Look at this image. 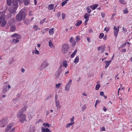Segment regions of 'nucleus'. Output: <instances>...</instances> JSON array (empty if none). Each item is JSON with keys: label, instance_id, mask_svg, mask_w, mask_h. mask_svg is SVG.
<instances>
[{"label": "nucleus", "instance_id": "obj_49", "mask_svg": "<svg viewBox=\"0 0 132 132\" xmlns=\"http://www.w3.org/2000/svg\"><path fill=\"white\" fill-rule=\"evenodd\" d=\"M87 12L89 14H90L91 12V10L88 7H87Z\"/></svg>", "mask_w": 132, "mask_h": 132}, {"label": "nucleus", "instance_id": "obj_44", "mask_svg": "<svg viewBox=\"0 0 132 132\" xmlns=\"http://www.w3.org/2000/svg\"><path fill=\"white\" fill-rule=\"evenodd\" d=\"M74 116H73L72 118L70 119V123H74V124L75 123V122L74 121Z\"/></svg>", "mask_w": 132, "mask_h": 132}, {"label": "nucleus", "instance_id": "obj_43", "mask_svg": "<svg viewBox=\"0 0 132 132\" xmlns=\"http://www.w3.org/2000/svg\"><path fill=\"white\" fill-rule=\"evenodd\" d=\"M33 28L35 29L36 30L40 29L39 28H38V26L37 25L34 26L33 27Z\"/></svg>", "mask_w": 132, "mask_h": 132}, {"label": "nucleus", "instance_id": "obj_46", "mask_svg": "<svg viewBox=\"0 0 132 132\" xmlns=\"http://www.w3.org/2000/svg\"><path fill=\"white\" fill-rule=\"evenodd\" d=\"M101 15L102 18L104 17L105 15V14L104 12H102L101 13Z\"/></svg>", "mask_w": 132, "mask_h": 132}, {"label": "nucleus", "instance_id": "obj_28", "mask_svg": "<svg viewBox=\"0 0 132 132\" xmlns=\"http://www.w3.org/2000/svg\"><path fill=\"white\" fill-rule=\"evenodd\" d=\"M49 45L51 47H53V45L52 43L51 40H49L48 42Z\"/></svg>", "mask_w": 132, "mask_h": 132}, {"label": "nucleus", "instance_id": "obj_42", "mask_svg": "<svg viewBox=\"0 0 132 132\" xmlns=\"http://www.w3.org/2000/svg\"><path fill=\"white\" fill-rule=\"evenodd\" d=\"M104 34L103 33H100L99 36V38L100 39L102 38L104 36Z\"/></svg>", "mask_w": 132, "mask_h": 132}, {"label": "nucleus", "instance_id": "obj_47", "mask_svg": "<svg viewBox=\"0 0 132 132\" xmlns=\"http://www.w3.org/2000/svg\"><path fill=\"white\" fill-rule=\"evenodd\" d=\"M122 29L125 33H126L127 32V30L125 28L123 27L122 28Z\"/></svg>", "mask_w": 132, "mask_h": 132}, {"label": "nucleus", "instance_id": "obj_11", "mask_svg": "<svg viewBox=\"0 0 132 132\" xmlns=\"http://www.w3.org/2000/svg\"><path fill=\"white\" fill-rule=\"evenodd\" d=\"M119 26H118L116 27L114 26L113 28L114 30L113 32L114 36L117 37L118 36V34L119 30Z\"/></svg>", "mask_w": 132, "mask_h": 132}, {"label": "nucleus", "instance_id": "obj_24", "mask_svg": "<svg viewBox=\"0 0 132 132\" xmlns=\"http://www.w3.org/2000/svg\"><path fill=\"white\" fill-rule=\"evenodd\" d=\"M77 50L76 49L75 50L74 52H73V53L71 55V57L72 58L73 57L75 56V54L77 52Z\"/></svg>", "mask_w": 132, "mask_h": 132}, {"label": "nucleus", "instance_id": "obj_32", "mask_svg": "<svg viewBox=\"0 0 132 132\" xmlns=\"http://www.w3.org/2000/svg\"><path fill=\"white\" fill-rule=\"evenodd\" d=\"M74 124V123H69L65 125V127L66 128H68L70 126H72L73 124Z\"/></svg>", "mask_w": 132, "mask_h": 132}, {"label": "nucleus", "instance_id": "obj_57", "mask_svg": "<svg viewBox=\"0 0 132 132\" xmlns=\"http://www.w3.org/2000/svg\"><path fill=\"white\" fill-rule=\"evenodd\" d=\"M61 15V13L60 12H58L57 14V17H59Z\"/></svg>", "mask_w": 132, "mask_h": 132}, {"label": "nucleus", "instance_id": "obj_34", "mask_svg": "<svg viewBox=\"0 0 132 132\" xmlns=\"http://www.w3.org/2000/svg\"><path fill=\"white\" fill-rule=\"evenodd\" d=\"M7 4L9 6H10L12 4L11 0H7Z\"/></svg>", "mask_w": 132, "mask_h": 132}, {"label": "nucleus", "instance_id": "obj_45", "mask_svg": "<svg viewBox=\"0 0 132 132\" xmlns=\"http://www.w3.org/2000/svg\"><path fill=\"white\" fill-rule=\"evenodd\" d=\"M110 29V28L109 27H106L104 29V31H106V32L108 31Z\"/></svg>", "mask_w": 132, "mask_h": 132}, {"label": "nucleus", "instance_id": "obj_2", "mask_svg": "<svg viewBox=\"0 0 132 132\" xmlns=\"http://www.w3.org/2000/svg\"><path fill=\"white\" fill-rule=\"evenodd\" d=\"M11 37L13 38L11 42L12 43L15 44L18 43L21 38L20 35L16 33L11 35Z\"/></svg>", "mask_w": 132, "mask_h": 132}, {"label": "nucleus", "instance_id": "obj_3", "mask_svg": "<svg viewBox=\"0 0 132 132\" xmlns=\"http://www.w3.org/2000/svg\"><path fill=\"white\" fill-rule=\"evenodd\" d=\"M5 15L2 14L0 16V24L2 27H4L6 24L7 22L5 19Z\"/></svg>", "mask_w": 132, "mask_h": 132}, {"label": "nucleus", "instance_id": "obj_59", "mask_svg": "<svg viewBox=\"0 0 132 132\" xmlns=\"http://www.w3.org/2000/svg\"><path fill=\"white\" fill-rule=\"evenodd\" d=\"M100 95L102 96H103L104 94V93L103 92H101L100 93Z\"/></svg>", "mask_w": 132, "mask_h": 132}, {"label": "nucleus", "instance_id": "obj_6", "mask_svg": "<svg viewBox=\"0 0 132 132\" xmlns=\"http://www.w3.org/2000/svg\"><path fill=\"white\" fill-rule=\"evenodd\" d=\"M12 3L13 6L10 7L9 9V10L10 13H14L16 12L18 6V4L16 3L13 1Z\"/></svg>", "mask_w": 132, "mask_h": 132}, {"label": "nucleus", "instance_id": "obj_7", "mask_svg": "<svg viewBox=\"0 0 132 132\" xmlns=\"http://www.w3.org/2000/svg\"><path fill=\"white\" fill-rule=\"evenodd\" d=\"M17 116L20 122L21 123H23L26 119V115L21 113H19L18 112L17 114Z\"/></svg>", "mask_w": 132, "mask_h": 132}, {"label": "nucleus", "instance_id": "obj_61", "mask_svg": "<svg viewBox=\"0 0 132 132\" xmlns=\"http://www.w3.org/2000/svg\"><path fill=\"white\" fill-rule=\"evenodd\" d=\"M13 61V60H10L9 62V64H10L12 63Z\"/></svg>", "mask_w": 132, "mask_h": 132}, {"label": "nucleus", "instance_id": "obj_9", "mask_svg": "<svg viewBox=\"0 0 132 132\" xmlns=\"http://www.w3.org/2000/svg\"><path fill=\"white\" fill-rule=\"evenodd\" d=\"M49 65V63L47 60H44L42 62L40 67V70H41L43 69L46 68Z\"/></svg>", "mask_w": 132, "mask_h": 132}, {"label": "nucleus", "instance_id": "obj_62", "mask_svg": "<svg viewBox=\"0 0 132 132\" xmlns=\"http://www.w3.org/2000/svg\"><path fill=\"white\" fill-rule=\"evenodd\" d=\"M103 110L104 111V112H106L107 110V109L105 106H104L103 107Z\"/></svg>", "mask_w": 132, "mask_h": 132}, {"label": "nucleus", "instance_id": "obj_41", "mask_svg": "<svg viewBox=\"0 0 132 132\" xmlns=\"http://www.w3.org/2000/svg\"><path fill=\"white\" fill-rule=\"evenodd\" d=\"M100 87V85L99 84H97L96 85V87L95 89L96 90H98Z\"/></svg>", "mask_w": 132, "mask_h": 132}, {"label": "nucleus", "instance_id": "obj_21", "mask_svg": "<svg viewBox=\"0 0 132 132\" xmlns=\"http://www.w3.org/2000/svg\"><path fill=\"white\" fill-rule=\"evenodd\" d=\"M98 6V5L97 4H94L93 5H91L90 7L93 10H95Z\"/></svg>", "mask_w": 132, "mask_h": 132}, {"label": "nucleus", "instance_id": "obj_4", "mask_svg": "<svg viewBox=\"0 0 132 132\" xmlns=\"http://www.w3.org/2000/svg\"><path fill=\"white\" fill-rule=\"evenodd\" d=\"M62 65H61L58 69L57 71L55 73V78L56 79H61L62 78L63 75H61V73L62 71Z\"/></svg>", "mask_w": 132, "mask_h": 132}, {"label": "nucleus", "instance_id": "obj_56", "mask_svg": "<svg viewBox=\"0 0 132 132\" xmlns=\"http://www.w3.org/2000/svg\"><path fill=\"white\" fill-rule=\"evenodd\" d=\"M72 43V46H75L76 45V42L75 41H74L72 43Z\"/></svg>", "mask_w": 132, "mask_h": 132}, {"label": "nucleus", "instance_id": "obj_60", "mask_svg": "<svg viewBox=\"0 0 132 132\" xmlns=\"http://www.w3.org/2000/svg\"><path fill=\"white\" fill-rule=\"evenodd\" d=\"M88 31L89 33L93 32V31L91 28H90L89 29Z\"/></svg>", "mask_w": 132, "mask_h": 132}, {"label": "nucleus", "instance_id": "obj_54", "mask_svg": "<svg viewBox=\"0 0 132 132\" xmlns=\"http://www.w3.org/2000/svg\"><path fill=\"white\" fill-rule=\"evenodd\" d=\"M20 1V0H13V1L16 3L18 4Z\"/></svg>", "mask_w": 132, "mask_h": 132}, {"label": "nucleus", "instance_id": "obj_50", "mask_svg": "<svg viewBox=\"0 0 132 132\" xmlns=\"http://www.w3.org/2000/svg\"><path fill=\"white\" fill-rule=\"evenodd\" d=\"M76 40L77 42L78 41L80 40V39L79 36H76Z\"/></svg>", "mask_w": 132, "mask_h": 132}, {"label": "nucleus", "instance_id": "obj_48", "mask_svg": "<svg viewBox=\"0 0 132 132\" xmlns=\"http://www.w3.org/2000/svg\"><path fill=\"white\" fill-rule=\"evenodd\" d=\"M69 41L71 43H72L74 41L73 38L72 37H70Z\"/></svg>", "mask_w": 132, "mask_h": 132}, {"label": "nucleus", "instance_id": "obj_23", "mask_svg": "<svg viewBox=\"0 0 132 132\" xmlns=\"http://www.w3.org/2000/svg\"><path fill=\"white\" fill-rule=\"evenodd\" d=\"M119 2L121 4L126 5L127 4V2L124 0H119Z\"/></svg>", "mask_w": 132, "mask_h": 132}, {"label": "nucleus", "instance_id": "obj_39", "mask_svg": "<svg viewBox=\"0 0 132 132\" xmlns=\"http://www.w3.org/2000/svg\"><path fill=\"white\" fill-rule=\"evenodd\" d=\"M123 12L124 14L127 13L128 12V11L127 8H125V9L123 10Z\"/></svg>", "mask_w": 132, "mask_h": 132}, {"label": "nucleus", "instance_id": "obj_29", "mask_svg": "<svg viewBox=\"0 0 132 132\" xmlns=\"http://www.w3.org/2000/svg\"><path fill=\"white\" fill-rule=\"evenodd\" d=\"M90 15L87 13H86L84 15V18L86 19H89Z\"/></svg>", "mask_w": 132, "mask_h": 132}, {"label": "nucleus", "instance_id": "obj_18", "mask_svg": "<svg viewBox=\"0 0 132 132\" xmlns=\"http://www.w3.org/2000/svg\"><path fill=\"white\" fill-rule=\"evenodd\" d=\"M10 29L12 32H13L15 30L16 28L14 25H12L10 26Z\"/></svg>", "mask_w": 132, "mask_h": 132}, {"label": "nucleus", "instance_id": "obj_8", "mask_svg": "<svg viewBox=\"0 0 132 132\" xmlns=\"http://www.w3.org/2000/svg\"><path fill=\"white\" fill-rule=\"evenodd\" d=\"M70 48L69 46L67 44H64L62 46L61 51L62 53L64 54L66 53L68 51Z\"/></svg>", "mask_w": 132, "mask_h": 132}, {"label": "nucleus", "instance_id": "obj_58", "mask_svg": "<svg viewBox=\"0 0 132 132\" xmlns=\"http://www.w3.org/2000/svg\"><path fill=\"white\" fill-rule=\"evenodd\" d=\"M88 20H89V19H86V20H85V25H87V22L88 21Z\"/></svg>", "mask_w": 132, "mask_h": 132}, {"label": "nucleus", "instance_id": "obj_26", "mask_svg": "<svg viewBox=\"0 0 132 132\" xmlns=\"http://www.w3.org/2000/svg\"><path fill=\"white\" fill-rule=\"evenodd\" d=\"M79 61V57L78 56L76 57L74 61V62L75 63V64H76Z\"/></svg>", "mask_w": 132, "mask_h": 132}, {"label": "nucleus", "instance_id": "obj_53", "mask_svg": "<svg viewBox=\"0 0 132 132\" xmlns=\"http://www.w3.org/2000/svg\"><path fill=\"white\" fill-rule=\"evenodd\" d=\"M62 18L63 19H64L65 18V14L63 13H62Z\"/></svg>", "mask_w": 132, "mask_h": 132}, {"label": "nucleus", "instance_id": "obj_22", "mask_svg": "<svg viewBox=\"0 0 132 132\" xmlns=\"http://www.w3.org/2000/svg\"><path fill=\"white\" fill-rule=\"evenodd\" d=\"M54 28H52L51 29L49 30V33L50 35H51L53 34L54 33Z\"/></svg>", "mask_w": 132, "mask_h": 132}, {"label": "nucleus", "instance_id": "obj_37", "mask_svg": "<svg viewBox=\"0 0 132 132\" xmlns=\"http://www.w3.org/2000/svg\"><path fill=\"white\" fill-rule=\"evenodd\" d=\"M12 22L11 20H10L7 23V25L8 26H10L12 24Z\"/></svg>", "mask_w": 132, "mask_h": 132}, {"label": "nucleus", "instance_id": "obj_25", "mask_svg": "<svg viewBox=\"0 0 132 132\" xmlns=\"http://www.w3.org/2000/svg\"><path fill=\"white\" fill-rule=\"evenodd\" d=\"M82 23V21L81 20H77V22L76 23V26H77L80 25Z\"/></svg>", "mask_w": 132, "mask_h": 132}, {"label": "nucleus", "instance_id": "obj_20", "mask_svg": "<svg viewBox=\"0 0 132 132\" xmlns=\"http://www.w3.org/2000/svg\"><path fill=\"white\" fill-rule=\"evenodd\" d=\"M47 8L48 9L50 10H53L54 8V4H50L48 5Z\"/></svg>", "mask_w": 132, "mask_h": 132}, {"label": "nucleus", "instance_id": "obj_19", "mask_svg": "<svg viewBox=\"0 0 132 132\" xmlns=\"http://www.w3.org/2000/svg\"><path fill=\"white\" fill-rule=\"evenodd\" d=\"M61 65H62V67H64L65 68H66L68 65L67 61L66 60H64L63 61L62 64Z\"/></svg>", "mask_w": 132, "mask_h": 132}, {"label": "nucleus", "instance_id": "obj_30", "mask_svg": "<svg viewBox=\"0 0 132 132\" xmlns=\"http://www.w3.org/2000/svg\"><path fill=\"white\" fill-rule=\"evenodd\" d=\"M30 0H24V4L25 5H28L29 3Z\"/></svg>", "mask_w": 132, "mask_h": 132}, {"label": "nucleus", "instance_id": "obj_12", "mask_svg": "<svg viewBox=\"0 0 132 132\" xmlns=\"http://www.w3.org/2000/svg\"><path fill=\"white\" fill-rule=\"evenodd\" d=\"M20 99L19 98L13 99L12 101V103L14 105L17 103L19 102L20 101Z\"/></svg>", "mask_w": 132, "mask_h": 132}, {"label": "nucleus", "instance_id": "obj_64", "mask_svg": "<svg viewBox=\"0 0 132 132\" xmlns=\"http://www.w3.org/2000/svg\"><path fill=\"white\" fill-rule=\"evenodd\" d=\"M69 73V71H67V72H66L65 73L64 75H66V76H67L68 75V74Z\"/></svg>", "mask_w": 132, "mask_h": 132}, {"label": "nucleus", "instance_id": "obj_52", "mask_svg": "<svg viewBox=\"0 0 132 132\" xmlns=\"http://www.w3.org/2000/svg\"><path fill=\"white\" fill-rule=\"evenodd\" d=\"M106 130L104 127H102L101 128V131H105Z\"/></svg>", "mask_w": 132, "mask_h": 132}, {"label": "nucleus", "instance_id": "obj_35", "mask_svg": "<svg viewBox=\"0 0 132 132\" xmlns=\"http://www.w3.org/2000/svg\"><path fill=\"white\" fill-rule=\"evenodd\" d=\"M87 108V106L86 105H84L82 106L81 109L82 111H84Z\"/></svg>", "mask_w": 132, "mask_h": 132}, {"label": "nucleus", "instance_id": "obj_38", "mask_svg": "<svg viewBox=\"0 0 132 132\" xmlns=\"http://www.w3.org/2000/svg\"><path fill=\"white\" fill-rule=\"evenodd\" d=\"M61 85V84L60 83L56 84L55 85V88L57 89H58L59 87H60Z\"/></svg>", "mask_w": 132, "mask_h": 132}, {"label": "nucleus", "instance_id": "obj_17", "mask_svg": "<svg viewBox=\"0 0 132 132\" xmlns=\"http://www.w3.org/2000/svg\"><path fill=\"white\" fill-rule=\"evenodd\" d=\"M111 62V61L110 60L109 61H105L104 62L106 64V65L105 66V68H108L110 63Z\"/></svg>", "mask_w": 132, "mask_h": 132}, {"label": "nucleus", "instance_id": "obj_51", "mask_svg": "<svg viewBox=\"0 0 132 132\" xmlns=\"http://www.w3.org/2000/svg\"><path fill=\"white\" fill-rule=\"evenodd\" d=\"M45 19L46 18H44L43 20H41L40 22V23L41 24H42L44 22V21L45 20Z\"/></svg>", "mask_w": 132, "mask_h": 132}, {"label": "nucleus", "instance_id": "obj_1", "mask_svg": "<svg viewBox=\"0 0 132 132\" xmlns=\"http://www.w3.org/2000/svg\"><path fill=\"white\" fill-rule=\"evenodd\" d=\"M26 15L24 10L22 9L19 12L16 16V20L21 21L24 19Z\"/></svg>", "mask_w": 132, "mask_h": 132}, {"label": "nucleus", "instance_id": "obj_14", "mask_svg": "<svg viewBox=\"0 0 132 132\" xmlns=\"http://www.w3.org/2000/svg\"><path fill=\"white\" fill-rule=\"evenodd\" d=\"M55 104L56 107L57 109H60L61 108V106L59 100H55Z\"/></svg>", "mask_w": 132, "mask_h": 132}, {"label": "nucleus", "instance_id": "obj_36", "mask_svg": "<svg viewBox=\"0 0 132 132\" xmlns=\"http://www.w3.org/2000/svg\"><path fill=\"white\" fill-rule=\"evenodd\" d=\"M5 120L4 119H2L0 121V124L4 125L5 123Z\"/></svg>", "mask_w": 132, "mask_h": 132}, {"label": "nucleus", "instance_id": "obj_5", "mask_svg": "<svg viewBox=\"0 0 132 132\" xmlns=\"http://www.w3.org/2000/svg\"><path fill=\"white\" fill-rule=\"evenodd\" d=\"M14 123L12 122L9 124L6 127L5 132H14L15 130V128L14 127H13L11 129V128L13 126Z\"/></svg>", "mask_w": 132, "mask_h": 132}, {"label": "nucleus", "instance_id": "obj_31", "mask_svg": "<svg viewBox=\"0 0 132 132\" xmlns=\"http://www.w3.org/2000/svg\"><path fill=\"white\" fill-rule=\"evenodd\" d=\"M49 29L47 28H45L44 29H43V30H42V34H44Z\"/></svg>", "mask_w": 132, "mask_h": 132}, {"label": "nucleus", "instance_id": "obj_10", "mask_svg": "<svg viewBox=\"0 0 132 132\" xmlns=\"http://www.w3.org/2000/svg\"><path fill=\"white\" fill-rule=\"evenodd\" d=\"M72 80L70 79L68 82L67 83L65 86L64 90L67 92L69 91L70 88L71 84L72 83Z\"/></svg>", "mask_w": 132, "mask_h": 132}, {"label": "nucleus", "instance_id": "obj_15", "mask_svg": "<svg viewBox=\"0 0 132 132\" xmlns=\"http://www.w3.org/2000/svg\"><path fill=\"white\" fill-rule=\"evenodd\" d=\"M41 129L42 132H52L49 129L47 128H45L42 127Z\"/></svg>", "mask_w": 132, "mask_h": 132}, {"label": "nucleus", "instance_id": "obj_27", "mask_svg": "<svg viewBox=\"0 0 132 132\" xmlns=\"http://www.w3.org/2000/svg\"><path fill=\"white\" fill-rule=\"evenodd\" d=\"M43 125L45 128H46L47 127H49L50 126V125L48 123H44L43 124Z\"/></svg>", "mask_w": 132, "mask_h": 132}, {"label": "nucleus", "instance_id": "obj_55", "mask_svg": "<svg viewBox=\"0 0 132 132\" xmlns=\"http://www.w3.org/2000/svg\"><path fill=\"white\" fill-rule=\"evenodd\" d=\"M35 53L36 54L39 55V54H40V53H39V51L37 50H35Z\"/></svg>", "mask_w": 132, "mask_h": 132}, {"label": "nucleus", "instance_id": "obj_33", "mask_svg": "<svg viewBox=\"0 0 132 132\" xmlns=\"http://www.w3.org/2000/svg\"><path fill=\"white\" fill-rule=\"evenodd\" d=\"M7 86L5 85V86H4V87L3 89V92L4 93V92H6L7 91Z\"/></svg>", "mask_w": 132, "mask_h": 132}, {"label": "nucleus", "instance_id": "obj_63", "mask_svg": "<svg viewBox=\"0 0 132 132\" xmlns=\"http://www.w3.org/2000/svg\"><path fill=\"white\" fill-rule=\"evenodd\" d=\"M100 102L99 100H97L95 103L96 105H97Z\"/></svg>", "mask_w": 132, "mask_h": 132}, {"label": "nucleus", "instance_id": "obj_16", "mask_svg": "<svg viewBox=\"0 0 132 132\" xmlns=\"http://www.w3.org/2000/svg\"><path fill=\"white\" fill-rule=\"evenodd\" d=\"M27 108V106H25L24 107H23V108H22V109H21V110H19L18 112V113H24L25 111Z\"/></svg>", "mask_w": 132, "mask_h": 132}, {"label": "nucleus", "instance_id": "obj_40", "mask_svg": "<svg viewBox=\"0 0 132 132\" xmlns=\"http://www.w3.org/2000/svg\"><path fill=\"white\" fill-rule=\"evenodd\" d=\"M68 1H63L61 3V6H63L64 5L67 3Z\"/></svg>", "mask_w": 132, "mask_h": 132}, {"label": "nucleus", "instance_id": "obj_13", "mask_svg": "<svg viewBox=\"0 0 132 132\" xmlns=\"http://www.w3.org/2000/svg\"><path fill=\"white\" fill-rule=\"evenodd\" d=\"M105 46H101L98 48L97 49L98 51L100 50L102 53L104 52L105 50Z\"/></svg>", "mask_w": 132, "mask_h": 132}]
</instances>
